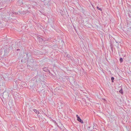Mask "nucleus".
Returning a JSON list of instances; mask_svg holds the SVG:
<instances>
[{
	"instance_id": "1",
	"label": "nucleus",
	"mask_w": 131,
	"mask_h": 131,
	"mask_svg": "<svg viewBox=\"0 0 131 131\" xmlns=\"http://www.w3.org/2000/svg\"><path fill=\"white\" fill-rule=\"evenodd\" d=\"M17 3L16 5L18 6H21L23 4V0H18Z\"/></svg>"
},
{
	"instance_id": "2",
	"label": "nucleus",
	"mask_w": 131,
	"mask_h": 131,
	"mask_svg": "<svg viewBox=\"0 0 131 131\" xmlns=\"http://www.w3.org/2000/svg\"><path fill=\"white\" fill-rule=\"evenodd\" d=\"M33 110L37 114H39V112L36 109H35L34 108L33 109Z\"/></svg>"
},
{
	"instance_id": "3",
	"label": "nucleus",
	"mask_w": 131,
	"mask_h": 131,
	"mask_svg": "<svg viewBox=\"0 0 131 131\" xmlns=\"http://www.w3.org/2000/svg\"><path fill=\"white\" fill-rule=\"evenodd\" d=\"M77 120L78 121L80 122L81 123H83V121L82 120V119L80 118V117H78V118H77Z\"/></svg>"
},
{
	"instance_id": "4",
	"label": "nucleus",
	"mask_w": 131,
	"mask_h": 131,
	"mask_svg": "<svg viewBox=\"0 0 131 131\" xmlns=\"http://www.w3.org/2000/svg\"><path fill=\"white\" fill-rule=\"evenodd\" d=\"M48 70L47 68L46 67H45L43 68V71H46V72Z\"/></svg>"
},
{
	"instance_id": "5",
	"label": "nucleus",
	"mask_w": 131,
	"mask_h": 131,
	"mask_svg": "<svg viewBox=\"0 0 131 131\" xmlns=\"http://www.w3.org/2000/svg\"><path fill=\"white\" fill-rule=\"evenodd\" d=\"M96 8H97V9L99 10H100L101 11H102V10L101 9V8L99 7L98 6H97Z\"/></svg>"
},
{
	"instance_id": "6",
	"label": "nucleus",
	"mask_w": 131,
	"mask_h": 131,
	"mask_svg": "<svg viewBox=\"0 0 131 131\" xmlns=\"http://www.w3.org/2000/svg\"><path fill=\"white\" fill-rule=\"evenodd\" d=\"M67 57L68 58H69L70 59H71V57L70 56V55H69V54H67Z\"/></svg>"
},
{
	"instance_id": "7",
	"label": "nucleus",
	"mask_w": 131,
	"mask_h": 131,
	"mask_svg": "<svg viewBox=\"0 0 131 131\" xmlns=\"http://www.w3.org/2000/svg\"><path fill=\"white\" fill-rule=\"evenodd\" d=\"M119 92L121 93L122 94L123 93V91L122 90V89H121L119 91Z\"/></svg>"
},
{
	"instance_id": "8",
	"label": "nucleus",
	"mask_w": 131,
	"mask_h": 131,
	"mask_svg": "<svg viewBox=\"0 0 131 131\" xmlns=\"http://www.w3.org/2000/svg\"><path fill=\"white\" fill-rule=\"evenodd\" d=\"M114 77H111V79L112 80V82H114Z\"/></svg>"
},
{
	"instance_id": "9",
	"label": "nucleus",
	"mask_w": 131,
	"mask_h": 131,
	"mask_svg": "<svg viewBox=\"0 0 131 131\" xmlns=\"http://www.w3.org/2000/svg\"><path fill=\"white\" fill-rule=\"evenodd\" d=\"M119 60L121 62H123V59L122 58H120Z\"/></svg>"
},
{
	"instance_id": "10",
	"label": "nucleus",
	"mask_w": 131,
	"mask_h": 131,
	"mask_svg": "<svg viewBox=\"0 0 131 131\" xmlns=\"http://www.w3.org/2000/svg\"><path fill=\"white\" fill-rule=\"evenodd\" d=\"M46 83L44 81H42V83H41V84H42L43 83V84H44V85H45V83Z\"/></svg>"
},
{
	"instance_id": "11",
	"label": "nucleus",
	"mask_w": 131,
	"mask_h": 131,
	"mask_svg": "<svg viewBox=\"0 0 131 131\" xmlns=\"http://www.w3.org/2000/svg\"><path fill=\"white\" fill-rule=\"evenodd\" d=\"M12 13H13V14H15L16 15L18 14V13H16V12H12Z\"/></svg>"
},
{
	"instance_id": "12",
	"label": "nucleus",
	"mask_w": 131,
	"mask_h": 131,
	"mask_svg": "<svg viewBox=\"0 0 131 131\" xmlns=\"http://www.w3.org/2000/svg\"><path fill=\"white\" fill-rule=\"evenodd\" d=\"M63 129L62 130L63 131H67L66 130L65 128H63V129Z\"/></svg>"
},
{
	"instance_id": "13",
	"label": "nucleus",
	"mask_w": 131,
	"mask_h": 131,
	"mask_svg": "<svg viewBox=\"0 0 131 131\" xmlns=\"http://www.w3.org/2000/svg\"><path fill=\"white\" fill-rule=\"evenodd\" d=\"M39 40L41 41H42L43 40V39L41 38H40Z\"/></svg>"
},
{
	"instance_id": "14",
	"label": "nucleus",
	"mask_w": 131,
	"mask_h": 131,
	"mask_svg": "<svg viewBox=\"0 0 131 131\" xmlns=\"http://www.w3.org/2000/svg\"><path fill=\"white\" fill-rule=\"evenodd\" d=\"M76 116L77 117V118H78V117H79V116H78V115H76Z\"/></svg>"
},
{
	"instance_id": "15",
	"label": "nucleus",
	"mask_w": 131,
	"mask_h": 131,
	"mask_svg": "<svg viewBox=\"0 0 131 131\" xmlns=\"http://www.w3.org/2000/svg\"><path fill=\"white\" fill-rule=\"evenodd\" d=\"M103 99L104 100V101H106V100L104 99Z\"/></svg>"
},
{
	"instance_id": "16",
	"label": "nucleus",
	"mask_w": 131,
	"mask_h": 131,
	"mask_svg": "<svg viewBox=\"0 0 131 131\" xmlns=\"http://www.w3.org/2000/svg\"><path fill=\"white\" fill-rule=\"evenodd\" d=\"M45 0H41V1H42V2L44 1Z\"/></svg>"
},
{
	"instance_id": "17",
	"label": "nucleus",
	"mask_w": 131,
	"mask_h": 131,
	"mask_svg": "<svg viewBox=\"0 0 131 131\" xmlns=\"http://www.w3.org/2000/svg\"><path fill=\"white\" fill-rule=\"evenodd\" d=\"M20 50V49H18L17 50V51H18V50Z\"/></svg>"
},
{
	"instance_id": "18",
	"label": "nucleus",
	"mask_w": 131,
	"mask_h": 131,
	"mask_svg": "<svg viewBox=\"0 0 131 131\" xmlns=\"http://www.w3.org/2000/svg\"><path fill=\"white\" fill-rule=\"evenodd\" d=\"M8 13H9V14L10 15V13H9L8 12Z\"/></svg>"
},
{
	"instance_id": "19",
	"label": "nucleus",
	"mask_w": 131,
	"mask_h": 131,
	"mask_svg": "<svg viewBox=\"0 0 131 131\" xmlns=\"http://www.w3.org/2000/svg\"><path fill=\"white\" fill-rule=\"evenodd\" d=\"M54 123H56V121H54Z\"/></svg>"
}]
</instances>
